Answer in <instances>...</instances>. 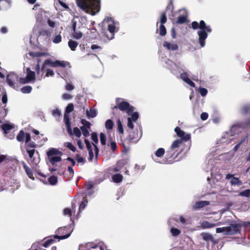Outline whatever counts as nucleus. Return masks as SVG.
Here are the masks:
<instances>
[{
  "mask_svg": "<svg viewBox=\"0 0 250 250\" xmlns=\"http://www.w3.org/2000/svg\"><path fill=\"white\" fill-rule=\"evenodd\" d=\"M77 6L87 14L95 15L100 10V0H76Z\"/></svg>",
  "mask_w": 250,
  "mask_h": 250,
  "instance_id": "f257e3e1",
  "label": "nucleus"
},
{
  "mask_svg": "<svg viewBox=\"0 0 250 250\" xmlns=\"http://www.w3.org/2000/svg\"><path fill=\"white\" fill-rule=\"evenodd\" d=\"M191 27L193 29L196 30L199 28L200 30L198 31L197 34L199 36L198 42L201 47L205 45V40L208 37V33H211L212 29L209 25H207L205 22L201 20L198 23L196 21H194L191 23Z\"/></svg>",
  "mask_w": 250,
  "mask_h": 250,
  "instance_id": "f03ea898",
  "label": "nucleus"
},
{
  "mask_svg": "<svg viewBox=\"0 0 250 250\" xmlns=\"http://www.w3.org/2000/svg\"><path fill=\"white\" fill-rule=\"evenodd\" d=\"M31 136L30 134H27L25 140L26 144L25 149L29 156V160L31 163L36 165L40 162L39 153L38 150L35 149L38 145L36 143L30 141Z\"/></svg>",
  "mask_w": 250,
  "mask_h": 250,
  "instance_id": "7ed1b4c3",
  "label": "nucleus"
},
{
  "mask_svg": "<svg viewBox=\"0 0 250 250\" xmlns=\"http://www.w3.org/2000/svg\"><path fill=\"white\" fill-rule=\"evenodd\" d=\"M121 100V98H116V105L112 107L113 114L115 116L118 114L119 113V110L123 112H126L128 115H131V114L134 111L135 107L130 105L129 103L126 101H122L120 102V100Z\"/></svg>",
  "mask_w": 250,
  "mask_h": 250,
  "instance_id": "20e7f679",
  "label": "nucleus"
},
{
  "mask_svg": "<svg viewBox=\"0 0 250 250\" xmlns=\"http://www.w3.org/2000/svg\"><path fill=\"white\" fill-rule=\"evenodd\" d=\"M181 141L180 140H175L169 148L166 151V162L167 164H172L177 161L180 151H178Z\"/></svg>",
  "mask_w": 250,
  "mask_h": 250,
  "instance_id": "39448f33",
  "label": "nucleus"
},
{
  "mask_svg": "<svg viewBox=\"0 0 250 250\" xmlns=\"http://www.w3.org/2000/svg\"><path fill=\"white\" fill-rule=\"evenodd\" d=\"M106 20L107 22H108L107 25V31L109 32V34L106 33L105 36L108 40H112L114 38L115 33L117 32L119 30L118 28L116 27L118 23H116L113 21L110 17H108Z\"/></svg>",
  "mask_w": 250,
  "mask_h": 250,
  "instance_id": "423d86ee",
  "label": "nucleus"
},
{
  "mask_svg": "<svg viewBox=\"0 0 250 250\" xmlns=\"http://www.w3.org/2000/svg\"><path fill=\"white\" fill-rule=\"evenodd\" d=\"M72 231L73 229L70 226L60 228L57 230V233L60 235H55L54 238L59 240L67 238L70 236Z\"/></svg>",
  "mask_w": 250,
  "mask_h": 250,
  "instance_id": "0eeeda50",
  "label": "nucleus"
},
{
  "mask_svg": "<svg viewBox=\"0 0 250 250\" xmlns=\"http://www.w3.org/2000/svg\"><path fill=\"white\" fill-rule=\"evenodd\" d=\"M224 224L229 225L228 228L230 229V230L228 231V235H234L240 232V230L243 226L241 223H237L236 221L229 220L226 222Z\"/></svg>",
  "mask_w": 250,
  "mask_h": 250,
  "instance_id": "6e6552de",
  "label": "nucleus"
},
{
  "mask_svg": "<svg viewBox=\"0 0 250 250\" xmlns=\"http://www.w3.org/2000/svg\"><path fill=\"white\" fill-rule=\"evenodd\" d=\"M26 78H21L20 79L19 82L21 83L24 84L35 80L36 75L34 71H31L30 68L28 67L26 69Z\"/></svg>",
  "mask_w": 250,
  "mask_h": 250,
  "instance_id": "1a4fd4ad",
  "label": "nucleus"
},
{
  "mask_svg": "<svg viewBox=\"0 0 250 250\" xmlns=\"http://www.w3.org/2000/svg\"><path fill=\"white\" fill-rule=\"evenodd\" d=\"M18 76L15 73H11L7 75L6 82L8 85L13 87H15V84L18 81Z\"/></svg>",
  "mask_w": 250,
  "mask_h": 250,
  "instance_id": "9d476101",
  "label": "nucleus"
},
{
  "mask_svg": "<svg viewBox=\"0 0 250 250\" xmlns=\"http://www.w3.org/2000/svg\"><path fill=\"white\" fill-rule=\"evenodd\" d=\"M174 131L176 133L178 137L181 138V139L179 140L181 141V142L182 141H187L190 139V135L186 134L185 132L183 130H182L179 126H176L174 129Z\"/></svg>",
  "mask_w": 250,
  "mask_h": 250,
  "instance_id": "9b49d317",
  "label": "nucleus"
},
{
  "mask_svg": "<svg viewBox=\"0 0 250 250\" xmlns=\"http://www.w3.org/2000/svg\"><path fill=\"white\" fill-rule=\"evenodd\" d=\"M231 178H232L231 180L230 181V183L231 185H237L240 186L242 185V183L241 181L239 180L238 178H236L233 176V175L231 174H228L226 175V179H229Z\"/></svg>",
  "mask_w": 250,
  "mask_h": 250,
  "instance_id": "f8f14e48",
  "label": "nucleus"
},
{
  "mask_svg": "<svg viewBox=\"0 0 250 250\" xmlns=\"http://www.w3.org/2000/svg\"><path fill=\"white\" fill-rule=\"evenodd\" d=\"M139 139L138 133L134 132H130L129 135L126 138V140L132 143H136Z\"/></svg>",
  "mask_w": 250,
  "mask_h": 250,
  "instance_id": "ddd939ff",
  "label": "nucleus"
},
{
  "mask_svg": "<svg viewBox=\"0 0 250 250\" xmlns=\"http://www.w3.org/2000/svg\"><path fill=\"white\" fill-rule=\"evenodd\" d=\"M163 46L167 49L172 51L177 50L178 48V46L177 44L171 43L167 41L164 42Z\"/></svg>",
  "mask_w": 250,
  "mask_h": 250,
  "instance_id": "4468645a",
  "label": "nucleus"
},
{
  "mask_svg": "<svg viewBox=\"0 0 250 250\" xmlns=\"http://www.w3.org/2000/svg\"><path fill=\"white\" fill-rule=\"evenodd\" d=\"M22 166L28 177L31 179L34 180L35 178L33 176V173L32 169L29 167L24 162H22Z\"/></svg>",
  "mask_w": 250,
  "mask_h": 250,
  "instance_id": "2eb2a0df",
  "label": "nucleus"
},
{
  "mask_svg": "<svg viewBox=\"0 0 250 250\" xmlns=\"http://www.w3.org/2000/svg\"><path fill=\"white\" fill-rule=\"evenodd\" d=\"M46 154L48 157L53 156L54 155H62V152L57 148H51L47 152Z\"/></svg>",
  "mask_w": 250,
  "mask_h": 250,
  "instance_id": "dca6fc26",
  "label": "nucleus"
},
{
  "mask_svg": "<svg viewBox=\"0 0 250 250\" xmlns=\"http://www.w3.org/2000/svg\"><path fill=\"white\" fill-rule=\"evenodd\" d=\"M69 62H67L65 61H61L59 60H56L54 62H53V67H57L59 66H61L62 67H66V65H69Z\"/></svg>",
  "mask_w": 250,
  "mask_h": 250,
  "instance_id": "f3484780",
  "label": "nucleus"
},
{
  "mask_svg": "<svg viewBox=\"0 0 250 250\" xmlns=\"http://www.w3.org/2000/svg\"><path fill=\"white\" fill-rule=\"evenodd\" d=\"M27 134L28 133H25L23 130H21L20 131L19 133L17 135L16 137V139L18 141L21 143H23L24 141L25 142Z\"/></svg>",
  "mask_w": 250,
  "mask_h": 250,
  "instance_id": "a211bd4d",
  "label": "nucleus"
},
{
  "mask_svg": "<svg viewBox=\"0 0 250 250\" xmlns=\"http://www.w3.org/2000/svg\"><path fill=\"white\" fill-rule=\"evenodd\" d=\"M2 130L3 131L5 134H7L9 133L10 130L14 128V125L8 124H4L1 126Z\"/></svg>",
  "mask_w": 250,
  "mask_h": 250,
  "instance_id": "6ab92c4d",
  "label": "nucleus"
},
{
  "mask_svg": "<svg viewBox=\"0 0 250 250\" xmlns=\"http://www.w3.org/2000/svg\"><path fill=\"white\" fill-rule=\"evenodd\" d=\"M209 204V202L207 201H203L197 202L193 206L195 208L199 209L203 208L205 206H208Z\"/></svg>",
  "mask_w": 250,
  "mask_h": 250,
  "instance_id": "aec40b11",
  "label": "nucleus"
},
{
  "mask_svg": "<svg viewBox=\"0 0 250 250\" xmlns=\"http://www.w3.org/2000/svg\"><path fill=\"white\" fill-rule=\"evenodd\" d=\"M201 236L203 239L206 241H212L213 240L212 236L209 233L202 232L201 233Z\"/></svg>",
  "mask_w": 250,
  "mask_h": 250,
  "instance_id": "412c9836",
  "label": "nucleus"
},
{
  "mask_svg": "<svg viewBox=\"0 0 250 250\" xmlns=\"http://www.w3.org/2000/svg\"><path fill=\"white\" fill-rule=\"evenodd\" d=\"M82 97H83L82 96H81L80 95H77L76 96V103H77L76 106H77V107L79 108V110H81V109L82 108L83 109L84 108V107L83 106V103L81 101V98Z\"/></svg>",
  "mask_w": 250,
  "mask_h": 250,
  "instance_id": "4be33fe9",
  "label": "nucleus"
},
{
  "mask_svg": "<svg viewBox=\"0 0 250 250\" xmlns=\"http://www.w3.org/2000/svg\"><path fill=\"white\" fill-rule=\"evenodd\" d=\"M68 45L72 51H75L78 45V43L76 41L70 40L68 42Z\"/></svg>",
  "mask_w": 250,
  "mask_h": 250,
  "instance_id": "5701e85b",
  "label": "nucleus"
},
{
  "mask_svg": "<svg viewBox=\"0 0 250 250\" xmlns=\"http://www.w3.org/2000/svg\"><path fill=\"white\" fill-rule=\"evenodd\" d=\"M216 226L215 224L210 223L208 221H203L201 224V227L203 229H209L214 227Z\"/></svg>",
  "mask_w": 250,
  "mask_h": 250,
  "instance_id": "b1692460",
  "label": "nucleus"
},
{
  "mask_svg": "<svg viewBox=\"0 0 250 250\" xmlns=\"http://www.w3.org/2000/svg\"><path fill=\"white\" fill-rule=\"evenodd\" d=\"M112 179L115 183H118L122 181L123 177L120 174H115L112 176Z\"/></svg>",
  "mask_w": 250,
  "mask_h": 250,
  "instance_id": "393cba45",
  "label": "nucleus"
},
{
  "mask_svg": "<svg viewBox=\"0 0 250 250\" xmlns=\"http://www.w3.org/2000/svg\"><path fill=\"white\" fill-rule=\"evenodd\" d=\"M48 158L50 162L52 165H54L55 163L60 162L62 160L61 157L59 156H52L48 157Z\"/></svg>",
  "mask_w": 250,
  "mask_h": 250,
  "instance_id": "a878e982",
  "label": "nucleus"
},
{
  "mask_svg": "<svg viewBox=\"0 0 250 250\" xmlns=\"http://www.w3.org/2000/svg\"><path fill=\"white\" fill-rule=\"evenodd\" d=\"M86 116L88 118H94L97 115V111L95 109L91 108L89 111H86Z\"/></svg>",
  "mask_w": 250,
  "mask_h": 250,
  "instance_id": "bb28decb",
  "label": "nucleus"
},
{
  "mask_svg": "<svg viewBox=\"0 0 250 250\" xmlns=\"http://www.w3.org/2000/svg\"><path fill=\"white\" fill-rule=\"evenodd\" d=\"M29 54L32 57H40L47 55V53L42 52H30Z\"/></svg>",
  "mask_w": 250,
  "mask_h": 250,
  "instance_id": "cd10ccee",
  "label": "nucleus"
},
{
  "mask_svg": "<svg viewBox=\"0 0 250 250\" xmlns=\"http://www.w3.org/2000/svg\"><path fill=\"white\" fill-rule=\"evenodd\" d=\"M230 230L229 228L228 227H225L222 228H217L216 229V233L224 232L225 234L228 235V231Z\"/></svg>",
  "mask_w": 250,
  "mask_h": 250,
  "instance_id": "c85d7f7f",
  "label": "nucleus"
},
{
  "mask_svg": "<svg viewBox=\"0 0 250 250\" xmlns=\"http://www.w3.org/2000/svg\"><path fill=\"white\" fill-rule=\"evenodd\" d=\"M230 230L229 228L228 227H225L222 228H217L216 229V233L224 232L225 234L228 235V231Z\"/></svg>",
  "mask_w": 250,
  "mask_h": 250,
  "instance_id": "c756f323",
  "label": "nucleus"
},
{
  "mask_svg": "<svg viewBox=\"0 0 250 250\" xmlns=\"http://www.w3.org/2000/svg\"><path fill=\"white\" fill-rule=\"evenodd\" d=\"M165 153V150L163 148H158L155 152V155L156 157L159 158L162 157Z\"/></svg>",
  "mask_w": 250,
  "mask_h": 250,
  "instance_id": "7c9ffc66",
  "label": "nucleus"
},
{
  "mask_svg": "<svg viewBox=\"0 0 250 250\" xmlns=\"http://www.w3.org/2000/svg\"><path fill=\"white\" fill-rule=\"evenodd\" d=\"M5 105L2 106L0 104V117L4 118L7 115V109L5 108Z\"/></svg>",
  "mask_w": 250,
  "mask_h": 250,
  "instance_id": "2f4dec72",
  "label": "nucleus"
},
{
  "mask_svg": "<svg viewBox=\"0 0 250 250\" xmlns=\"http://www.w3.org/2000/svg\"><path fill=\"white\" fill-rule=\"evenodd\" d=\"M48 181L51 185H55L58 182L57 177L54 175L51 176L48 178Z\"/></svg>",
  "mask_w": 250,
  "mask_h": 250,
  "instance_id": "473e14b6",
  "label": "nucleus"
},
{
  "mask_svg": "<svg viewBox=\"0 0 250 250\" xmlns=\"http://www.w3.org/2000/svg\"><path fill=\"white\" fill-rule=\"evenodd\" d=\"M187 17L184 15L180 16L176 21V23L178 24H182L187 22Z\"/></svg>",
  "mask_w": 250,
  "mask_h": 250,
  "instance_id": "72a5a7b5",
  "label": "nucleus"
},
{
  "mask_svg": "<svg viewBox=\"0 0 250 250\" xmlns=\"http://www.w3.org/2000/svg\"><path fill=\"white\" fill-rule=\"evenodd\" d=\"M74 110V105L72 103L69 104L66 107L65 110V114H69Z\"/></svg>",
  "mask_w": 250,
  "mask_h": 250,
  "instance_id": "f704fd0d",
  "label": "nucleus"
},
{
  "mask_svg": "<svg viewBox=\"0 0 250 250\" xmlns=\"http://www.w3.org/2000/svg\"><path fill=\"white\" fill-rule=\"evenodd\" d=\"M32 90V87L30 85L24 86L21 88V91L24 94L30 93Z\"/></svg>",
  "mask_w": 250,
  "mask_h": 250,
  "instance_id": "c9c22d12",
  "label": "nucleus"
},
{
  "mask_svg": "<svg viewBox=\"0 0 250 250\" xmlns=\"http://www.w3.org/2000/svg\"><path fill=\"white\" fill-rule=\"evenodd\" d=\"M114 125L113 122L110 120H107L105 123V127L107 129H111Z\"/></svg>",
  "mask_w": 250,
  "mask_h": 250,
  "instance_id": "e433bc0d",
  "label": "nucleus"
},
{
  "mask_svg": "<svg viewBox=\"0 0 250 250\" xmlns=\"http://www.w3.org/2000/svg\"><path fill=\"white\" fill-rule=\"evenodd\" d=\"M159 34L162 36H164L167 34V30L163 24H161L159 27Z\"/></svg>",
  "mask_w": 250,
  "mask_h": 250,
  "instance_id": "4c0bfd02",
  "label": "nucleus"
},
{
  "mask_svg": "<svg viewBox=\"0 0 250 250\" xmlns=\"http://www.w3.org/2000/svg\"><path fill=\"white\" fill-rule=\"evenodd\" d=\"M170 232L173 236H177L181 233V230L174 228L170 229Z\"/></svg>",
  "mask_w": 250,
  "mask_h": 250,
  "instance_id": "58836bf2",
  "label": "nucleus"
},
{
  "mask_svg": "<svg viewBox=\"0 0 250 250\" xmlns=\"http://www.w3.org/2000/svg\"><path fill=\"white\" fill-rule=\"evenodd\" d=\"M64 146L69 148L73 152L75 151L76 149V147L71 143L70 142L65 143Z\"/></svg>",
  "mask_w": 250,
  "mask_h": 250,
  "instance_id": "ea45409f",
  "label": "nucleus"
},
{
  "mask_svg": "<svg viewBox=\"0 0 250 250\" xmlns=\"http://www.w3.org/2000/svg\"><path fill=\"white\" fill-rule=\"evenodd\" d=\"M81 123L83 125L82 126H84L86 128H90L91 125V123L86 120L85 119H82L81 121Z\"/></svg>",
  "mask_w": 250,
  "mask_h": 250,
  "instance_id": "a19ab883",
  "label": "nucleus"
},
{
  "mask_svg": "<svg viewBox=\"0 0 250 250\" xmlns=\"http://www.w3.org/2000/svg\"><path fill=\"white\" fill-rule=\"evenodd\" d=\"M88 129L89 128H85L84 126L80 127V129L82 130L83 135L85 137H88L90 135L89 132L88 130Z\"/></svg>",
  "mask_w": 250,
  "mask_h": 250,
  "instance_id": "79ce46f5",
  "label": "nucleus"
},
{
  "mask_svg": "<svg viewBox=\"0 0 250 250\" xmlns=\"http://www.w3.org/2000/svg\"><path fill=\"white\" fill-rule=\"evenodd\" d=\"M100 142L103 146H104L106 144V136L104 133L101 132L100 134Z\"/></svg>",
  "mask_w": 250,
  "mask_h": 250,
  "instance_id": "37998d69",
  "label": "nucleus"
},
{
  "mask_svg": "<svg viewBox=\"0 0 250 250\" xmlns=\"http://www.w3.org/2000/svg\"><path fill=\"white\" fill-rule=\"evenodd\" d=\"M167 21V19L166 17V12L165 11L162 13L161 17H160V22L161 24H163L165 23Z\"/></svg>",
  "mask_w": 250,
  "mask_h": 250,
  "instance_id": "c03bdc74",
  "label": "nucleus"
},
{
  "mask_svg": "<svg viewBox=\"0 0 250 250\" xmlns=\"http://www.w3.org/2000/svg\"><path fill=\"white\" fill-rule=\"evenodd\" d=\"M67 170L69 172V175L67 176V179L68 180H70V179L73 178L74 172L73 169L71 167H68Z\"/></svg>",
  "mask_w": 250,
  "mask_h": 250,
  "instance_id": "a18cd8bd",
  "label": "nucleus"
},
{
  "mask_svg": "<svg viewBox=\"0 0 250 250\" xmlns=\"http://www.w3.org/2000/svg\"><path fill=\"white\" fill-rule=\"evenodd\" d=\"M241 112L243 114L246 115L250 112V106L245 105L242 108Z\"/></svg>",
  "mask_w": 250,
  "mask_h": 250,
  "instance_id": "49530a36",
  "label": "nucleus"
},
{
  "mask_svg": "<svg viewBox=\"0 0 250 250\" xmlns=\"http://www.w3.org/2000/svg\"><path fill=\"white\" fill-rule=\"evenodd\" d=\"M73 133L77 137H80L82 133L80 129H79L77 127H75L73 128Z\"/></svg>",
  "mask_w": 250,
  "mask_h": 250,
  "instance_id": "de8ad7c7",
  "label": "nucleus"
},
{
  "mask_svg": "<svg viewBox=\"0 0 250 250\" xmlns=\"http://www.w3.org/2000/svg\"><path fill=\"white\" fill-rule=\"evenodd\" d=\"M54 241H55V239H52V238L49 239L47 240L44 243V244H43V246L44 247H45V248H47L49 245H50L51 244H53Z\"/></svg>",
  "mask_w": 250,
  "mask_h": 250,
  "instance_id": "09e8293b",
  "label": "nucleus"
},
{
  "mask_svg": "<svg viewBox=\"0 0 250 250\" xmlns=\"http://www.w3.org/2000/svg\"><path fill=\"white\" fill-rule=\"evenodd\" d=\"M199 92L202 96L204 97L207 94L208 90L204 87H200L199 89Z\"/></svg>",
  "mask_w": 250,
  "mask_h": 250,
  "instance_id": "8fccbe9b",
  "label": "nucleus"
},
{
  "mask_svg": "<svg viewBox=\"0 0 250 250\" xmlns=\"http://www.w3.org/2000/svg\"><path fill=\"white\" fill-rule=\"evenodd\" d=\"M117 128L119 133L123 134L124 133V129L122 123L119 120L117 122Z\"/></svg>",
  "mask_w": 250,
  "mask_h": 250,
  "instance_id": "3c124183",
  "label": "nucleus"
},
{
  "mask_svg": "<svg viewBox=\"0 0 250 250\" xmlns=\"http://www.w3.org/2000/svg\"><path fill=\"white\" fill-rule=\"evenodd\" d=\"M130 115H131V117H130L131 118V120L134 122H136L139 118V114L137 112H133Z\"/></svg>",
  "mask_w": 250,
  "mask_h": 250,
  "instance_id": "603ef678",
  "label": "nucleus"
},
{
  "mask_svg": "<svg viewBox=\"0 0 250 250\" xmlns=\"http://www.w3.org/2000/svg\"><path fill=\"white\" fill-rule=\"evenodd\" d=\"M64 122L66 125L71 124L70 120L69 114H64L63 117Z\"/></svg>",
  "mask_w": 250,
  "mask_h": 250,
  "instance_id": "864d4df0",
  "label": "nucleus"
},
{
  "mask_svg": "<svg viewBox=\"0 0 250 250\" xmlns=\"http://www.w3.org/2000/svg\"><path fill=\"white\" fill-rule=\"evenodd\" d=\"M62 41V36L60 35H57L55 36L53 39V42L55 43H60Z\"/></svg>",
  "mask_w": 250,
  "mask_h": 250,
  "instance_id": "5fc2aeb1",
  "label": "nucleus"
},
{
  "mask_svg": "<svg viewBox=\"0 0 250 250\" xmlns=\"http://www.w3.org/2000/svg\"><path fill=\"white\" fill-rule=\"evenodd\" d=\"M240 195L248 197L250 195V189L245 190L240 193Z\"/></svg>",
  "mask_w": 250,
  "mask_h": 250,
  "instance_id": "6e6d98bb",
  "label": "nucleus"
},
{
  "mask_svg": "<svg viewBox=\"0 0 250 250\" xmlns=\"http://www.w3.org/2000/svg\"><path fill=\"white\" fill-rule=\"evenodd\" d=\"M91 139L95 144H97L98 143L97 134L96 132H94L92 133Z\"/></svg>",
  "mask_w": 250,
  "mask_h": 250,
  "instance_id": "4d7b16f0",
  "label": "nucleus"
},
{
  "mask_svg": "<svg viewBox=\"0 0 250 250\" xmlns=\"http://www.w3.org/2000/svg\"><path fill=\"white\" fill-rule=\"evenodd\" d=\"M83 36V33L81 32L75 31L73 33V37L76 39H80Z\"/></svg>",
  "mask_w": 250,
  "mask_h": 250,
  "instance_id": "13d9d810",
  "label": "nucleus"
},
{
  "mask_svg": "<svg viewBox=\"0 0 250 250\" xmlns=\"http://www.w3.org/2000/svg\"><path fill=\"white\" fill-rule=\"evenodd\" d=\"M127 121V127L131 129H133L134 128V125L132 122L133 121L131 120V118L130 117H128Z\"/></svg>",
  "mask_w": 250,
  "mask_h": 250,
  "instance_id": "bf43d9fd",
  "label": "nucleus"
},
{
  "mask_svg": "<svg viewBox=\"0 0 250 250\" xmlns=\"http://www.w3.org/2000/svg\"><path fill=\"white\" fill-rule=\"evenodd\" d=\"M76 160L78 163H81L83 164H84L85 162V160L84 158L80 157L79 154L76 155Z\"/></svg>",
  "mask_w": 250,
  "mask_h": 250,
  "instance_id": "052dcab7",
  "label": "nucleus"
},
{
  "mask_svg": "<svg viewBox=\"0 0 250 250\" xmlns=\"http://www.w3.org/2000/svg\"><path fill=\"white\" fill-rule=\"evenodd\" d=\"M168 10H171L172 11L173 10V1L172 0H170L166 7V11H167Z\"/></svg>",
  "mask_w": 250,
  "mask_h": 250,
  "instance_id": "680f3d73",
  "label": "nucleus"
},
{
  "mask_svg": "<svg viewBox=\"0 0 250 250\" xmlns=\"http://www.w3.org/2000/svg\"><path fill=\"white\" fill-rule=\"evenodd\" d=\"M242 124L243 127L250 126V117L247 118Z\"/></svg>",
  "mask_w": 250,
  "mask_h": 250,
  "instance_id": "e2e57ef3",
  "label": "nucleus"
},
{
  "mask_svg": "<svg viewBox=\"0 0 250 250\" xmlns=\"http://www.w3.org/2000/svg\"><path fill=\"white\" fill-rule=\"evenodd\" d=\"M54 75V73L53 71L51 69H47L46 70V73L45 74V77H53Z\"/></svg>",
  "mask_w": 250,
  "mask_h": 250,
  "instance_id": "0e129e2a",
  "label": "nucleus"
},
{
  "mask_svg": "<svg viewBox=\"0 0 250 250\" xmlns=\"http://www.w3.org/2000/svg\"><path fill=\"white\" fill-rule=\"evenodd\" d=\"M180 77L185 82H186L187 79H189L187 73L186 72L181 73L180 75Z\"/></svg>",
  "mask_w": 250,
  "mask_h": 250,
  "instance_id": "69168bd1",
  "label": "nucleus"
},
{
  "mask_svg": "<svg viewBox=\"0 0 250 250\" xmlns=\"http://www.w3.org/2000/svg\"><path fill=\"white\" fill-rule=\"evenodd\" d=\"M89 157L88 160L89 162L92 161L94 158V154L93 152L92 149H90L88 150Z\"/></svg>",
  "mask_w": 250,
  "mask_h": 250,
  "instance_id": "338daca9",
  "label": "nucleus"
},
{
  "mask_svg": "<svg viewBox=\"0 0 250 250\" xmlns=\"http://www.w3.org/2000/svg\"><path fill=\"white\" fill-rule=\"evenodd\" d=\"M52 114L54 116L59 117L61 115V111L58 108H56L53 110Z\"/></svg>",
  "mask_w": 250,
  "mask_h": 250,
  "instance_id": "774afa93",
  "label": "nucleus"
}]
</instances>
